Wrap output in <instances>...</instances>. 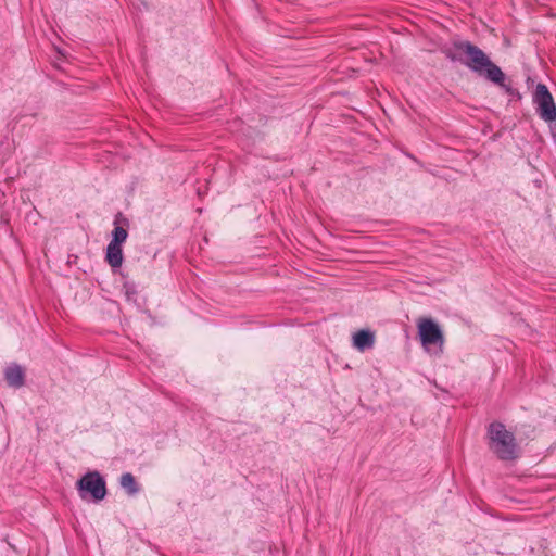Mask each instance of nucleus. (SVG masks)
Listing matches in <instances>:
<instances>
[{"instance_id": "9b49d317", "label": "nucleus", "mask_w": 556, "mask_h": 556, "mask_svg": "<svg viewBox=\"0 0 556 556\" xmlns=\"http://www.w3.org/2000/svg\"><path fill=\"white\" fill-rule=\"evenodd\" d=\"M123 289L125 291L126 299L128 301H131V300L135 301V296L137 295L136 286L134 283H131V282H125L123 285Z\"/></svg>"}, {"instance_id": "f257e3e1", "label": "nucleus", "mask_w": 556, "mask_h": 556, "mask_svg": "<svg viewBox=\"0 0 556 556\" xmlns=\"http://www.w3.org/2000/svg\"><path fill=\"white\" fill-rule=\"evenodd\" d=\"M446 58L453 62H460L480 77L502 87L510 96H519L510 85L505 84V74L486 53L470 41H455L452 49L444 51Z\"/></svg>"}, {"instance_id": "20e7f679", "label": "nucleus", "mask_w": 556, "mask_h": 556, "mask_svg": "<svg viewBox=\"0 0 556 556\" xmlns=\"http://www.w3.org/2000/svg\"><path fill=\"white\" fill-rule=\"evenodd\" d=\"M76 488L83 500H87L89 495L92 501L99 502L106 495L105 480L100 472L96 470L85 473L76 482Z\"/></svg>"}, {"instance_id": "6e6552de", "label": "nucleus", "mask_w": 556, "mask_h": 556, "mask_svg": "<svg viewBox=\"0 0 556 556\" xmlns=\"http://www.w3.org/2000/svg\"><path fill=\"white\" fill-rule=\"evenodd\" d=\"M374 343L375 336L370 330H359L353 336V345L359 351L372 348Z\"/></svg>"}, {"instance_id": "9d476101", "label": "nucleus", "mask_w": 556, "mask_h": 556, "mask_svg": "<svg viewBox=\"0 0 556 556\" xmlns=\"http://www.w3.org/2000/svg\"><path fill=\"white\" fill-rule=\"evenodd\" d=\"M121 216H122V214L118 213L115 217V220H114L115 227L112 231V239H111L110 243H115V244L122 245L126 241V239L128 237V232L124 227L117 225Z\"/></svg>"}, {"instance_id": "0eeeda50", "label": "nucleus", "mask_w": 556, "mask_h": 556, "mask_svg": "<svg viewBox=\"0 0 556 556\" xmlns=\"http://www.w3.org/2000/svg\"><path fill=\"white\" fill-rule=\"evenodd\" d=\"M123 249L121 244L109 243L105 252V261L112 268H119L123 264Z\"/></svg>"}, {"instance_id": "39448f33", "label": "nucleus", "mask_w": 556, "mask_h": 556, "mask_svg": "<svg viewBox=\"0 0 556 556\" xmlns=\"http://www.w3.org/2000/svg\"><path fill=\"white\" fill-rule=\"evenodd\" d=\"M533 103L536 106V113L546 123L556 121V104L548 88L540 83L536 85L533 93Z\"/></svg>"}, {"instance_id": "7ed1b4c3", "label": "nucleus", "mask_w": 556, "mask_h": 556, "mask_svg": "<svg viewBox=\"0 0 556 556\" xmlns=\"http://www.w3.org/2000/svg\"><path fill=\"white\" fill-rule=\"evenodd\" d=\"M418 337L424 349L440 356L444 348V334L440 326L431 318H420L417 321Z\"/></svg>"}, {"instance_id": "f03ea898", "label": "nucleus", "mask_w": 556, "mask_h": 556, "mask_svg": "<svg viewBox=\"0 0 556 556\" xmlns=\"http://www.w3.org/2000/svg\"><path fill=\"white\" fill-rule=\"evenodd\" d=\"M488 446L500 460H515L518 458V444L515 434L508 431L501 421H493L486 430Z\"/></svg>"}, {"instance_id": "1a4fd4ad", "label": "nucleus", "mask_w": 556, "mask_h": 556, "mask_svg": "<svg viewBox=\"0 0 556 556\" xmlns=\"http://www.w3.org/2000/svg\"><path fill=\"white\" fill-rule=\"evenodd\" d=\"M119 484L129 495H135L139 492L140 488L130 472H125L119 478Z\"/></svg>"}, {"instance_id": "423d86ee", "label": "nucleus", "mask_w": 556, "mask_h": 556, "mask_svg": "<svg viewBox=\"0 0 556 556\" xmlns=\"http://www.w3.org/2000/svg\"><path fill=\"white\" fill-rule=\"evenodd\" d=\"M3 376L7 384L11 388L20 389L25 384V369L17 363L9 364L3 371Z\"/></svg>"}]
</instances>
